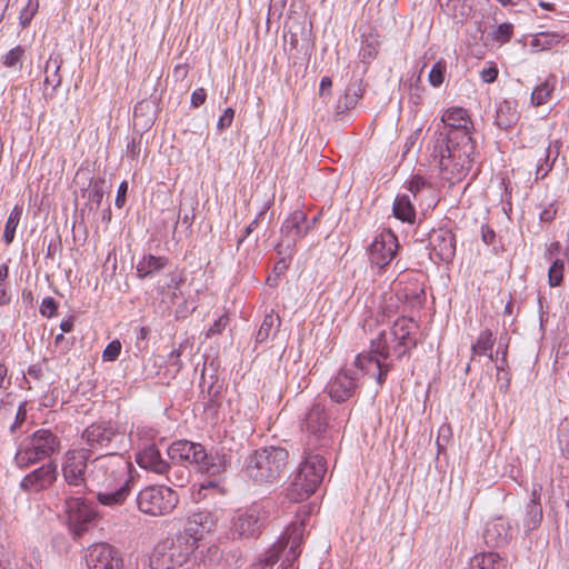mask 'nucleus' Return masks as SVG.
I'll return each instance as SVG.
<instances>
[{"instance_id":"nucleus-44","label":"nucleus","mask_w":569,"mask_h":569,"mask_svg":"<svg viewBox=\"0 0 569 569\" xmlns=\"http://www.w3.org/2000/svg\"><path fill=\"white\" fill-rule=\"evenodd\" d=\"M513 33V26L511 23H501L493 31V38L498 42H508Z\"/></svg>"},{"instance_id":"nucleus-3","label":"nucleus","mask_w":569,"mask_h":569,"mask_svg":"<svg viewBox=\"0 0 569 569\" xmlns=\"http://www.w3.org/2000/svg\"><path fill=\"white\" fill-rule=\"evenodd\" d=\"M289 451L282 447L268 446L253 450L244 461V472L258 485L276 483L287 472Z\"/></svg>"},{"instance_id":"nucleus-39","label":"nucleus","mask_w":569,"mask_h":569,"mask_svg":"<svg viewBox=\"0 0 569 569\" xmlns=\"http://www.w3.org/2000/svg\"><path fill=\"white\" fill-rule=\"evenodd\" d=\"M22 214V207L16 206L10 212L9 218L4 226L3 240L7 244L11 243L14 239L16 229L19 224Z\"/></svg>"},{"instance_id":"nucleus-13","label":"nucleus","mask_w":569,"mask_h":569,"mask_svg":"<svg viewBox=\"0 0 569 569\" xmlns=\"http://www.w3.org/2000/svg\"><path fill=\"white\" fill-rule=\"evenodd\" d=\"M398 238L389 229L380 232L369 247V260L372 266L382 270L396 257L398 250Z\"/></svg>"},{"instance_id":"nucleus-64","label":"nucleus","mask_w":569,"mask_h":569,"mask_svg":"<svg viewBox=\"0 0 569 569\" xmlns=\"http://www.w3.org/2000/svg\"><path fill=\"white\" fill-rule=\"evenodd\" d=\"M74 325V318L69 317L67 319H63L60 323V329L62 332H70Z\"/></svg>"},{"instance_id":"nucleus-43","label":"nucleus","mask_w":569,"mask_h":569,"mask_svg":"<svg viewBox=\"0 0 569 569\" xmlns=\"http://www.w3.org/2000/svg\"><path fill=\"white\" fill-rule=\"evenodd\" d=\"M558 33L541 32L536 38V43L541 46L542 49H550L552 46L558 44L561 40Z\"/></svg>"},{"instance_id":"nucleus-27","label":"nucleus","mask_w":569,"mask_h":569,"mask_svg":"<svg viewBox=\"0 0 569 569\" xmlns=\"http://www.w3.org/2000/svg\"><path fill=\"white\" fill-rule=\"evenodd\" d=\"M168 258L153 254L143 256L137 264V272L140 278H148L160 271L168 264Z\"/></svg>"},{"instance_id":"nucleus-36","label":"nucleus","mask_w":569,"mask_h":569,"mask_svg":"<svg viewBox=\"0 0 569 569\" xmlns=\"http://www.w3.org/2000/svg\"><path fill=\"white\" fill-rule=\"evenodd\" d=\"M496 338L490 329L480 332L477 341L471 346L472 355L486 356L492 350Z\"/></svg>"},{"instance_id":"nucleus-22","label":"nucleus","mask_w":569,"mask_h":569,"mask_svg":"<svg viewBox=\"0 0 569 569\" xmlns=\"http://www.w3.org/2000/svg\"><path fill=\"white\" fill-rule=\"evenodd\" d=\"M540 486L538 488L533 487L531 499L527 502L525 507V513L522 517V528L526 536L530 535L533 530H536L540 526L543 518L542 506L540 502Z\"/></svg>"},{"instance_id":"nucleus-37","label":"nucleus","mask_w":569,"mask_h":569,"mask_svg":"<svg viewBox=\"0 0 569 569\" xmlns=\"http://www.w3.org/2000/svg\"><path fill=\"white\" fill-rule=\"evenodd\" d=\"M26 58V49L22 46H17L9 50L2 57V63L6 68L13 70H21L23 60Z\"/></svg>"},{"instance_id":"nucleus-57","label":"nucleus","mask_w":569,"mask_h":569,"mask_svg":"<svg viewBox=\"0 0 569 569\" xmlns=\"http://www.w3.org/2000/svg\"><path fill=\"white\" fill-rule=\"evenodd\" d=\"M128 191V182L122 181L118 188L114 204L118 208H122L126 203V197Z\"/></svg>"},{"instance_id":"nucleus-31","label":"nucleus","mask_w":569,"mask_h":569,"mask_svg":"<svg viewBox=\"0 0 569 569\" xmlns=\"http://www.w3.org/2000/svg\"><path fill=\"white\" fill-rule=\"evenodd\" d=\"M14 461L20 469H27L36 462V432L29 436L26 446L19 447Z\"/></svg>"},{"instance_id":"nucleus-52","label":"nucleus","mask_w":569,"mask_h":569,"mask_svg":"<svg viewBox=\"0 0 569 569\" xmlns=\"http://www.w3.org/2000/svg\"><path fill=\"white\" fill-rule=\"evenodd\" d=\"M57 308V301L51 297H47L41 302L40 312L42 316L51 318L56 313Z\"/></svg>"},{"instance_id":"nucleus-48","label":"nucleus","mask_w":569,"mask_h":569,"mask_svg":"<svg viewBox=\"0 0 569 569\" xmlns=\"http://www.w3.org/2000/svg\"><path fill=\"white\" fill-rule=\"evenodd\" d=\"M228 323H229L228 316L222 315L213 322L212 326H210V328L208 329V331L206 333V337L211 338L216 335H220L224 330V328L228 326Z\"/></svg>"},{"instance_id":"nucleus-62","label":"nucleus","mask_w":569,"mask_h":569,"mask_svg":"<svg viewBox=\"0 0 569 569\" xmlns=\"http://www.w3.org/2000/svg\"><path fill=\"white\" fill-rule=\"evenodd\" d=\"M426 181L421 177H415L411 179L409 183V190L413 194H416L422 187H425Z\"/></svg>"},{"instance_id":"nucleus-25","label":"nucleus","mask_w":569,"mask_h":569,"mask_svg":"<svg viewBox=\"0 0 569 569\" xmlns=\"http://www.w3.org/2000/svg\"><path fill=\"white\" fill-rule=\"evenodd\" d=\"M518 118L516 106L512 102L505 100L498 104L495 122L500 129L511 128Z\"/></svg>"},{"instance_id":"nucleus-32","label":"nucleus","mask_w":569,"mask_h":569,"mask_svg":"<svg viewBox=\"0 0 569 569\" xmlns=\"http://www.w3.org/2000/svg\"><path fill=\"white\" fill-rule=\"evenodd\" d=\"M59 449L58 438L49 430H38V462L41 457H51Z\"/></svg>"},{"instance_id":"nucleus-29","label":"nucleus","mask_w":569,"mask_h":569,"mask_svg":"<svg viewBox=\"0 0 569 569\" xmlns=\"http://www.w3.org/2000/svg\"><path fill=\"white\" fill-rule=\"evenodd\" d=\"M557 79L550 74L543 82L538 84L531 93V102L533 106L539 107L550 101L551 94L556 88Z\"/></svg>"},{"instance_id":"nucleus-16","label":"nucleus","mask_w":569,"mask_h":569,"mask_svg":"<svg viewBox=\"0 0 569 569\" xmlns=\"http://www.w3.org/2000/svg\"><path fill=\"white\" fill-rule=\"evenodd\" d=\"M168 456L173 462L194 465L199 469L200 462L206 458V449L201 443L179 440L168 448Z\"/></svg>"},{"instance_id":"nucleus-59","label":"nucleus","mask_w":569,"mask_h":569,"mask_svg":"<svg viewBox=\"0 0 569 569\" xmlns=\"http://www.w3.org/2000/svg\"><path fill=\"white\" fill-rule=\"evenodd\" d=\"M36 485V470L29 472L20 482V488L24 493L29 492Z\"/></svg>"},{"instance_id":"nucleus-55","label":"nucleus","mask_w":569,"mask_h":569,"mask_svg":"<svg viewBox=\"0 0 569 569\" xmlns=\"http://www.w3.org/2000/svg\"><path fill=\"white\" fill-rule=\"evenodd\" d=\"M207 92L203 88H198L191 93L190 103L193 108H199L206 102Z\"/></svg>"},{"instance_id":"nucleus-60","label":"nucleus","mask_w":569,"mask_h":569,"mask_svg":"<svg viewBox=\"0 0 569 569\" xmlns=\"http://www.w3.org/2000/svg\"><path fill=\"white\" fill-rule=\"evenodd\" d=\"M561 251V244L558 241L551 242L545 253L547 260H553L555 258H559Z\"/></svg>"},{"instance_id":"nucleus-24","label":"nucleus","mask_w":569,"mask_h":569,"mask_svg":"<svg viewBox=\"0 0 569 569\" xmlns=\"http://www.w3.org/2000/svg\"><path fill=\"white\" fill-rule=\"evenodd\" d=\"M116 436L117 432L111 426L102 423H93L82 433V438L91 449L108 447Z\"/></svg>"},{"instance_id":"nucleus-41","label":"nucleus","mask_w":569,"mask_h":569,"mask_svg":"<svg viewBox=\"0 0 569 569\" xmlns=\"http://www.w3.org/2000/svg\"><path fill=\"white\" fill-rule=\"evenodd\" d=\"M447 72V62L443 59L438 60L431 68L428 80L429 83L438 88L440 87L445 81V76Z\"/></svg>"},{"instance_id":"nucleus-34","label":"nucleus","mask_w":569,"mask_h":569,"mask_svg":"<svg viewBox=\"0 0 569 569\" xmlns=\"http://www.w3.org/2000/svg\"><path fill=\"white\" fill-rule=\"evenodd\" d=\"M280 323V317L276 315L273 311L266 315L257 332L256 341L259 343L267 341L272 333H276L278 331Z\"/></svg>"},{"instance_id":"nucleus-14","label":"nucleus","mask_w":569,"mask_h":569,"mask_svg":"<svg viewBox=\"0 0 569 569\" xmlns=\"http://www.w3.org/2000/svg\"><path fill=\"white\" fill-rule=\"evenodd\" d=\"M280 232L281 241L277 246L278 252L282 253L283 246L291 252L297 242L309 232L306 224V212L299 209L291 212L282 222Z\"/></svg>"},{"instance_id":"nucleus-56","label":"nucleus","mask_w":569,"mask_h":569,"mask_svg":"<svg viewBox=\"0 0 569 569\" xmlns=\"http://www.w3.org/2000/svg\"><path fill=\"white\" fill-rule=\"evenodd\" d=\"M180 357H181L180 349L172 350L168 356V363L170 367H173L176 369V372L180 371L182 368V361H181Z\"/></svg>"},{"instance_id":"nucleus-51","label":"nucleus","mask_w":569,"mask_h":569,"mask_svg":"<svg viewBox=\"0 0 569 569\" xmlns=\"http://www.w3.org/2000/svg\"><path fill=\"white\" fill-rule=\"evenodd\" d=\"M221 390H222V386L221 385H216L214 382H212L208 387V390H207L208 401H207V403L204 406L206 408H210V407L217 406V400H218V398L221 395Z\"/></svg>"},{"instance_id":"nucleus-45","label":"nucleus","mask_w":569,"mask_h":569,"mask_svg":"<svg viewBox=\"0 0 569 569\" xmlns=\"http://www.w3.org/2000/svg\"><path fill=\"white\" fill-rule=\"evenodd\" d=\"M36 16V6L32 4V0H29L28 4L20 12L19 21L21 28H27L30 26L33 17Z\"/></svg>"},{"instance_id":"nucleus-7","label":"nucleus","mask_w":569,"mask_h":569,"mask_svg":"<svg viewBox=\"0 0 569 569\" xmlns=\"http://www.w3.org/2000/svg\"><path fill=\"white\" fill-rule=\"evenodd\" d=\"M192 551L193 543L186 537L167 538L154 546L149 566L151 569H174L187 563Z\"/></svg>"},{"instance_id":"nucleus-38","label":"nucleus","mask_w":569,"mask_h":569,"mask_svg":"<svg viewBox=\"0 0 569 569\" xmlns=\"http://www.w3.org/2000/svg\"><path fill=\"white\" fill-rule=\"evenodd\" d=\"M103 179H91L88 192V201L90 203V210L97 211L101 204L103 198Z\"/></svg>"},{"instance_id":"nucleus-54","label":"nucleus","mask_w":569,"mask_h":569,"mask_svg":"<svg viewBox=\"0 0 569 569\" xmlns=\"http://www.w3.org/2000/svg\"><path fill=\"white\" fill-rule=\"evenodd\" d=\"M558 212V208L556 202H550L542 211L539 213V220L541 222H551Z\"/></svg>"},{"instance_id":"nucleus-11","label":"nucleus","mask_w":569,"mask_h":569,"mask_svg":"<svg viewBox=\"0 0 569 569\" xmlns=\"http://www.w3.org/2000/svg\"><path fill=\"white\" fill-rule=\"evenodd\" d=\"M64 505L68 525L73 536L81 537L94 526L97 511L91 503L81 498H69Z\"/></svg>"},{"instance_id":"nucleus-40","label":"nucleus","mask_w":569,"mask_h":569,"mask_svg":"<svg viewBox=\"0 0 569 569\" xmlns=\"http://www.w3.org/2000/svg\"><path fill=\"white\" fill-rule=\"evenodd\" d=\"M550 261L548 270V283L550 287H558L563 281L565 262L561 258H555Z\"/></svg>"},{"instance_id":"nucleus-8","label":"nucleus","mask_w":569,"mask_h":569,"mask_svg":"<svg viewBox=\"0 0 569 569\" xmlns=\"http://www.w3.org/2000/svg\"><path fill=\"white\" fill-rule=\"evenodd\" d=\"M301 429L308 435L307 448L325 449L330 447L329 417L321 402L315 401L307 409L301 421Z\"/></svg>"},{"instance_id":"nucleus-5","label":"nucleus","mask_w":569,"mask_h":569,"mask_svg":"<svg viewBox=\"0 0 569 569\" xmlns=\"http://www.w3.org/2000/svg\"><path fill=\"white\" fill-rule=\"evenodd\" d=\"M303 522L289 526L283 536L251 565V569H267L273 566L279 560L280 553L284 551L287 547L289 550L279 566V569H295L293 561L300 555L299 548L303 542Z\"/></svg>"},{"instance_id":"nucleus-42","label":"nucleus","mask_w":569,"mask_h":569,"mask_svg":"<svg viewBox=\"0 0 569 569\" xmlns=\"http://www.w3.org/2000/svg\"><path fill=\"white\" fill-rule=\"evenodd\" d=\"M269 209L268 204H264L263 208L257 213L256 218L249 223V226L244 230V234L240 237L237 241V247L239 248L246 238L251 236L253 230L258 227L260 221L266 217L267 210Z\"/></svg>"},{"instance_id":"nucleus-1","label":"nucleus","mask_w":569,"mask_h":569,"mask_svg":"<svg viewBox=\"0 0 569 569\" xmlns=\"http://www.w3.org/2000/svg\"><path fill=\"white\" fill-rule=\"evenodd\" d=\"M88 451L67 453L63 477L71 486H83L97 495L98 501L108 507L122 505L131 491V462L122 455L108 453L88 462Z\"/></svg>"},{"instance_id":"nucleus-19","label":"nucleus","mask_w":569,"mask_h":569,"mask_svg":"<svg viewBox=\"0 0 569 569\" xmlns=\"http://www.w3.org/2000/svg\"><path fill=\"white\" fill-rule=\"evenodd\" d=\"M363 97L362 80H351L345 89L343 94L338 99L335 107L336 118L342 120L345 117L355 109L359 100Z\"/></svg>"},{"instance_id":"nucleus-50","label":"nucleus","mask_w":569,"mask_h":569,"mask_svg":"<svg viewBox=\"0 0 569 569\" xmlns=\"http://www.w3.org/2000/svg\"><path fill=\"white\" fill-rule=\"evenodd\" d=\"M27 406H28V402L24 401L22 402L19 408H18V411H17V415H16V419H14V422L12 423V426L10 427V431L13 433L16 432L26 421L27 419V413H28V409H27Z\"/></svg>"},{"instance_id":"nucleus-23","label":"nucleus","mask_w":569,"mask_h":569,"mask_svg":"<svg viewBox=\"0 0 569 569\" xmlns=\"http://www.w3.org/2000/svg\"><path fill=\"white\" fill-rule=\"evenodd\" d=\"M232 455L224 448H214L210 452L206 451V458L200 462L199 471L211 476L219 475L231 465Z\"/></svg>"},{"instance_id":"nucleus-35","label":"nucleus","mask_w":569,"mask_h":569,"mask_svg":"<svg viewBox=\"0 0 569 569\" xmlns=\"http://www.w3.org/2000/svg\"><path fill=\"white\" fill-rule=\"evenodd\" d=\"M58 476V466L53 460H49L41 467H38V490L52 485Z\"/></svg>"},{"instance_id":"nucleus-47","label":"nucleus","mask_w":569,"mask_h":569,"mask_svg":"<svg viewBox=\"0 0 569 569\" xmlns=\"http://www.w3.org/2000/svg\"><path fill=\"white\" fill-rule=\"evenodd\" d=\"M233 118H234V109L227 108L218 119L217 130L219 132H222L226 129H228L232 124Z\"/></svg>"},{"instance_id":"nucleus-53","label":"nucleus","mask_w":569,"mask_h":569,"mask_svg":"<svg viewBox=\"0 0 569 569\" xmlns=\"http://www.w3.org/2000/svg\"><path fill=\"white\" fill-rule=\"evenodd\" d=\"M167 476V479L174 486L182 487L183 483L187 481L186 471L179 470L176 471L170 466V472L164 473Z\"/></svg>"},{"instance_id":"nucleus-61","label":"nucleus","mask_w":569,"mask_h":569,"mask_svg":"<svg viewBox=\"0 0 569 569\" xmlns=\"http://www.w3.org/2000/svg\"><path fill=\"white\" fill-rule=\"evenodd\" d=\"M481 238L486 244H492L496 239V233L489 226H482Z\"/></svg>"},{"instance_id":"nucleus-20","label":"nucleus","mask_w":569,"mask_h":569,"mask_svg":"<svg viewBox=\"0 0 569 569\" xmlns=\"http://www.w3.org/2000/svg\"><path fill=\"white\" fill-rule=\"evenodd\" d=\"M483 539L489 547L506 546L511 539V526L503 517L493 518L486 525Z\"/></svg>"},{"instance_id":"nucleus-18","label":"nucleus","mask_w":569,"mask_h":569,"mask_svg":"<svg viewBox=\"0 0 569 569\" xmlns=\"http://www.w3.org/2000/svg\"><path fill=\"white\" fill-rule=\"evenodd\" d=\"M429 244L441 261L449 263L455 258L456 238L450 230L443 228L433 230L429 236Z\"/></svg>"},{"instance_id":"nucleus-10","label":"nucleus","mask_w":569,"mask_h":569,"mask_svg":"<svg viewBox=\"0 0 569 569\" xmlns=\"http://www.w3.org/2000/svg\"><path fill=\"white\" fill-rule=\"evenodd\" d=\"M269 511L262 502H254L233 518V532L239 538H257Z\"/></svg>"},{"instance_id":"nucleus-4","label":"nucleus","mask_w":569,"mask_h":569,"mask_svg":"<svg viewBox=\"0 0 569 569\" xmlns=\"http://www.w3.org/2000/svg\"><path fill=\"white\" fill-rule=\"evenodd\" d=\"M417 330L418 325L411 318L402 317L395 321L390 332L381 331L376 339L371 340V352L385 360L392 357L401 360L417 347Z\"/></svg>"},{"instance_id":"nucleus-12","label":"nucleus","mask_w":569,"mask_h":569,"mask_svg":"<svg viewBox=\"0 0 569 569\" xmlns=\"http://www.w3.org/2000/svg\"><path fill=\"white\" fill-rule=\"evenodd\" d=\"M359 369H341L326 387L330 399L335 402H346L351 399L359 389Z\"/></svg>"},{"instance_id":"nucleus-58","label":"nucleus","mask_w":569,"mask_h":569,"mask_svg":"<svg viewBox=\"0 0 569 569\" xmlns=\"http://www.w3.org/2000/svg\"><path fill=\"white\" fill-rule=\"evenodd\" d=\"M498 77V69L496 66L489 67L487 69H483L480 72V78L486 83L493 82Z\"/></svg>"},{"instance_id":"nucleus-49","label":"nucleus","mask_w":569,"mask_h":569,"mask_svg":"<svg viewBox=\"0 0 569 569\" xmlns=\"http://www.w3.org/2000/svg\"><path fill=\"white\" fill-rule=\"evenodd\" d=\"M141 151V136L132 137L127 143L126 154L132 160L137 159Z\"/></svg>"},{"instance_id":"nucleus-26","label":"nucleus","mask_w":569,"mask_h":569,"mask_svg":"<svg viewBox=\"0 0 569 569\" xmlns=\"http://www.w3.org/2000/svg\"><path fill=\"white\" fill-rule=\"evenodd\" d=\"M380 46L381 41L376 31L370 30L367 34H363L359 52L361 62L370 63L377 57Z\"/></svg>"},{"instance_id":"nucleus-9","label":"nucleus","mask_w":569,"mask_h":569,"mask_svg":"<svg viewBox=\"0 0 569 569\" xmlns=\"http://www.w3.org/2000/svg\"><path fill=\"white\" fill-rule=\"evenodd\" d=\"M178 502V493L167 486H148L137 496L138 509L153 517L169 515Z\"/></svg>"},{"instance_id":"nucleus-33","label":"nucleus","mask_w":569,"mask_h":569,"mask_svg":"<svg viewBox=\"0 0 569 569\" xmlns=\"http://www.w3.org/2000/svg\"><path fill=\"white\" fill-rule=\"evenodd\" d=\"M561 148V141L556 140L555 142L550 143L548 148L546 149V156L543 161H539L536 169L537 179H543L548 172L551 170L553 162L559 156Z\"/></svg>"},{"instance_id":"nucleus-46","label":"nucleus","mask_w":569,"mask_h":569,"mask_svg":"<svg viewBox=\"0 0 569 569\" xmlns=\"http://www.w3.org/2000/svg\"><path fill=\"white\" fill-rule=\"evenodd\" d=\"M121 351V343L119 340H113L103 350L102 358L104 361H114Z\"/></svg>"},{"instance_id":"nucleus-15","label":"nucleus","mask_w":569,"mask_h":569,"mask_svg":"<svg viewBox=\"0 0 569 569\" xmlns=\"http://www.w3.org/2000/svg\"><path fill=\"white\" fill-rule=\"evenodd\" d=\"M217 518L209 510H198L191 512L183 528V537L193 543V549L197 542L203 537L204 533L212 531L216 527Z\"/></svg>"},{"instance_id":"nucleus-2","label":"nucleus","mask_w":569,"mask_h":569,"mask_svg":"<svg viewBox=\"0 0 569 569\" xmlns=\"http://www.w3.org/2000/svg\"><path fill=\"white\" fill-rule=\"evenodd\" d=\"M473 123L466 109L446 110L430 141L431 156L438 160L443 177L452 183L461 181L471 170L476 143L471 138Z\"/></svg>"},{"instance_id":"nucleus-21","label":"nucleus","mask_w":569,"mask_h":569,"mask_svg":"<svg viewBox=\"0 0 569 569\" xmlns=\"http://www.w3.org/2000/svg\"><path fill=\"white\" fill-rule=\"evenodd\" d=\"M137 463L154 473L164 475L170 472V465L162 458L159 449L154 443L148 445L137 453Z\"/></svg>"},{"instance_id":"nucleus-6","label":"nucleus","mask_w":569,"mask_h":569,"mask_svg":"<svg viewBox=\"0 0 569 569\" xmlns=\"http://www.w3.org/2000/svg\"><path fill=\"white\" fill-rule=\"evenodd\" d=\"M315 449L306 448L305 459L291 483V492L296 499L303 500L316 492L322 482L327 471L326 460L320 453H315Z\"/></svg>"},{"instance_id":"nucleus-63","label":"nucleus","mask_w":569,"mask_h":569,"mask_svg":"<svg viewBox=\"0 0 569 569\" xmlns=\"http://www.w3.org/2000/svg\"><path fill=\"white\" fill-rule=\"evenodd\" d=\"M7 367L0 363V388H8L10 386V379L7 378Z\"/></svg>"},{"instance_id":"nucleus-28","label":"nucleus","mask_w":569,"mask_h":569,"mask_svg":"<svg viewBox=\"0 0 569 569\" xmlns=\"http://www.w3.org/2000/svg\"><path fill=\"white\" fill-rule=\"evenodd\" d=\"M506 561L497 552L476 555L470 559L469 569H505Z\"/></svg>"},{"instance_id":"nucleus-30","label":"nucleus","mask_w":569,"mask_h":569,"mask_svg":"<svg viewBox=\"0 0 569 569\" xmlns=\"http://www.w3.org/2000/svg\"><path fill=\"white\" fill-rule=\"evenodd\" d=\"M393 214L403 222H413L416 210L408 194H398L393 202Z\"/></svg>"},{"instance_id":"nucleus-17","label":"nucleus","mask_w":569,"mask_h":569,"mask_svg":"<svg viewBox=\"0 0 569 569\" xmlns=\"http://www.w3.org/2000/svg\"><path fill=\"white\" fill-rule=\"evenodd\" d=\"M355 366L363 373L375 376L380 387L386 382L388 372L393 367L392 362H386L385 359L371 352V348L367 353H359L356 357Z\"/></svg>"}]
</instances>
